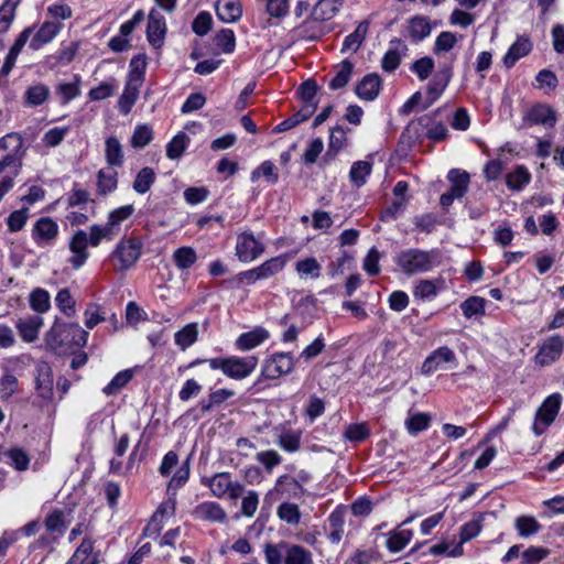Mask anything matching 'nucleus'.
<instances>
[{
	"label": "nucleus",
	"instance_id": "obj_46",
	"mask_svg": "<svg viewBox=\"0 0 564 564\" xmlns=\"http://www.w3.org/2000/svg\"><path fill=\"white\" fill-rule=\"evenodd\" d=\"M371 163L367 161H357L352 164L349 177L350 181L357 187L362 186L366 183L367 176L371 173Z\"/></svg>",
	"mask_w": 564,
	"mask_h": 564
},
{
	"label": "nucleus",
	"instance_id": "obj_45",
	"mask_svg": "<svg viewBox=\"0 0 564 564\" xmlns=\"http://www.w3.org/2000/svg\"><path fill=\"white\" fill-rule=\"evenodd\" d=\"M284 267V260L280 257L271 258L261 265L254 268L259 280H264L279 273Z\"/></svg>",
	"mask_w": 564,
	"mask_h": 564
},
{
	"label": "nucleus",
	"instance_id": "obj_64",
	"mask_svg": "<svg viewBox=\"0 0 564 564\" xmlns=\"http://www.w3.org/2000/svg\"><path fill=\"white\" fill-rule=\"evenodd\" d=\"M212 22L213 19L210 13L203 11L199 12L197 17L194 19L192 23V29L197 35L204 36L209 32Z\"/></svg>",
	"mask_w": 564,
	"mask_h": 564
},
{
	"label": "nucleus",
	"instance_id": "obj_15",
	"mask_svg": "<svg viewBox=\"0 0 564 564\" xmlns=\"http://www.w3.org/2000/svg\"><path fill=\"white\" fill-rule=\"evenodd\" d=\"M165 31L164 18L155 9H152L149 13L147 26V37L149 43L154 47H160L163 43Z\"/></svg>",
	"mask_w": 564,
	"mask_h": 564
},
{
	"label": "nucleus",
	"instance_id": "obj_55",
	"mask_svg": "<svg viewBox=\"0 0 564 564\" xmlns=\"http://www.w3.org/2000/svg\"><path fill=\"white\" fill-rule=\"evenodd\" d=\"M437 281L433 280H421L419 281L413 290V294L415 297H420L422 300H430L436 296L437 294Z\"/></svg>",
	"mask_w": 564,
	"mask_h": 564
},
{
	"label": "nucleus",
	"instance_id": "obj_51",
	"mask_svg": "<svg viewBox=\"0 0 564 564\" xmlns=\"http://www.w3.org/2000/svg\"><path fill=\"white\" fill-rule=\"evenodd\" d=\"M56 94L61 97L63 104H67L76 98L80 94L79 77L75 76V82L73 83H59L56 86Z\"/></svg>",
	"mask_w": 564,
	"mask_h": 564
},
{
	"label": "nucleus",
	"instance_id": "obj_59",
	"mask_svg": "<svg viewBox=\"0 0 564 564\" xmlns=\"http://www.w3.org/2000/svg\"><path fill=\"white\" fill-rule=\"evenodd\" d=\"M94 544L89 539H84L66 564H85L93 553Z\"/></svg>",
	"mask_w": 564,
	"mask_h": 564
},
{
	"label": "nucleus",
	"instance_id": "obj_35",
	"mask_svg": "<svg viewBox=\"0 0 564 564\" xmlns=\"http://www.w3.org/2000/svg\"><path fill=\"white\" fill-rule=\"evenodd\" d=\"M531 180V174L528 169L520 165L517 166L514 171L510 172L506 176L507 186L512 191H520L527 184H529Z\"/></svg>",
	"mask_w": 564,
	"mask_h": 564
},
{
	"label": "nucleus",
	"instance_id": "obj_63",
	"mask_svg": "<svg viewBox=\"0 0 564 564\" xmlns=\"http://www.w3.org/2000/svg\"><path fill=\"white\" fill-rule=\"evenodd\" d=\"M18 379L11 373H6L0 379V395L2 399L8 400L18 390Z\"/></svg>",
	"mask_w": 564,
	"mask_h": 564
},
{
	"label": "nucleus",
	"instance_id": "obj_14",
	"mask_svg": "<svg viewBox=\"0 0 564 564\" xmlns=\"http://www.w3.org/2000/svg\"><path fill=\"white\" fill-rule=\"evenodd\" d=\"M192 516L197 520L219 523L225 522L227 519V513L224 508L214 501H205L197 505L193 509Z\"/></svg>",
	"mask_w": 564,
	"mask_h": 564
},
{
	"label": "nucleus",
	"instance_id": "obj_5",
	"mask_svg": "<svg viewBox=\"0 0 564 564\" xmlns=\"http://www.w3.org/2000/svg\"><path fill=\"white\" fill-rule=\"evenodd\" d=\"M142 246L138 238L121 239L110 256L115 269L117 271L131 269L141 256Z\"/></svg>",
	"mask_w": 564,
	"mask_h": 564
},
{
	"label": "nucleus",
	"instance_id": "obj_52",
	"mask_svg": "<svg viewBox=\"0 0 564 564\" xmlns=\"http://www.w3.org/2000/svg\"><path fill=\"white\" fill-rule=\"evenodd\" d=\"M278 516L282 521L293 525L299 524L301 520V512L295 503L284 502L280 505Z\"/></svg>",
	"mask_w": 564,
	"mask_h": 564
},
{
	"label": "nucleus",
	"instance_id": "obj_19",
	"mask_svg": "<svg viewBox=\"0 0 564 564\" xmlns=\"http://www.w3.org/2000/svg\"><path fill=\"white\" fill-rule=\"evenodd\" d=\"M43 325V318L39 315L20 318L15 326L20 336L26 343H32L37 338L39 330Z\"/></svg>",
	"mask_w": 564,
	"mask_h": 564
},
{
	"label": "nucleus",
	"instance_id": "obj_60",
	"mask_svg": "<svg viewBox=\"0 0 564 564\" xmlns=\"http://www.w3.org/2000/svg\"><path fill=\"white\" fill-rule=\"evenodd\" d=\"M152 138V130L149 126H138L132 134L131 145L137 149H142L151 142Z\"/></svg>",
	"mask_w": 564,
	"mask_h": 564
},
{
	"label": "nucleus",
	"instance_id": "obj_43",
	"mask_svg": "<svg viewBox=\"0 0 564 564\" xmlns=\"http://www.w3.org/2000/svg\"><path fill=\"white\" fill-rule=\"evenodd\" d=\"M21 0H6L0 7V33H6L15 15V9Z\"/></svg>",
	"mask_w": 564,
	"mask_h": 564
},
{
	"label": "nucleus",
	"instance_id": "obj_17",
	"mask_svg": "<svg viewBox=\"0 0 564 564\" xmlns=\"http://www.w3.org/2000/svg\"><path fill=\"white\" fill-rule=\"evenodd\" d=\"M57 232V224L50 217H42L34 225L33 238L39 243H50L56 238Z\"/></svg>",
	"mask_w": 564,
	"mask_h": 564
},
{
	"label": "nucleus",
	"instance_id": "obj_22",
	"mask_svg": "<svg viewBox=\"0 0 564 564\" xmlns=\"http://www.w3.org/2000/svg\"><path fill=\"white\" fill-rule=\"evenodd\" d=\"M431 31L430 19L425 15H414L408 21V32L413 42L423 41Z\"/></svg>",
	"mask_w": 564,
	"mask_h": 564
},
{
	"label": "nucleus",
	"instance_id": "obj_30",
	"mask_svg": "<svg viewBox=\"0 0 564 564\" xmlns=\"http://www.w3.org/2000/svg\"><path fill=\"white\" fill-rule=\"evenodd\" d=\"M340 4V0H319L313 8L312 15L318 21L329 20L337 13Z\"/></svg>",
	"mask_w": 564,
	"mask_h": 564
},
{
	"label": "nucleus",
	"instance_id": "obj_41",
	"mask_svg": "<svg viewBox=\"0 0 564 564\" xmlns=\"http://www.w3.org/2000/svg\"><path fill=\"white\" fill-rule=\"evenodd\" d=\"M275 491L281 495L297 497L302 494L303 487L295 478L284 475L278 479Z\"/></svg>",
	"mask_w": 564,
	"mask_h": 564
},
{
	"label": "nucleus",
	"instance_id": "obj_7",
	"mask_svg": "<svg viewBox=\"0 0 564 564\" xmlns=\"http://www.w3.org/2000/svg\"><path fill=\"white\" fill-rule=\"evenodd\" d=\"M561 405V395L557 393L551 394L545 399L535 414V420L532 430L535 435L544 433L545 429L555 420Z\"/></svg>",
	"mask_w": 564,
	"mask_h": 564
},
{
	"label": "nucleus",
	"instance_id": "obj_27",
	"mask_svg": "<svg viewBox=\"0 0 564 564\" xmlns=\"http://www.w3.org/2000/svg\"><path fill=\"white\" fill-rule=\"evenodd\" d=\"M448 180L452 184L448 193L456 199L462 198L468 189L469 174L465 171L453 169L448 172Z\"/></svg>",
	"mask_w": 564,
	"mask_h": 564
},
{
	"label": "nucleus",
	"instance_id": "obj_13",
	"mask_svg": "<svg viewBox=\"0 0 564 564\" xmlns=\"http://www.w3.org/2000/svg\"><path fill=\"white\" fill-rule=\"evenodd\" d=\"M562 350V337L552 336L539 349L535 355V362L540 366H549L560 358Z\"/></svg>",
	"mask_w": 564,
	"mask_h": 564
},
{
	"label": "nucleus",
	"instance_id": "obj_56",
	"mask_svg": "<svg viewBox=\"0 0 564 564\" xmlns=\"http://www.w3.org/2000/svg\"><path fill=\"white\" fill-rule=\"evenodd\" d=\"M550 550L543 546H530L521 555L522 564H538L545 560Z\"/></svg>",
	"mask_w": 564,
	"mask_h": 564
},
{
	"label": "nucleus",
	"instance_id": "obj_36",
	"mask_svg": "<svg viewBox=\"0 0 564 564\" xmlns=\"http://www.w3.org/2000/svg\"><path fill=\"white\" fill-rule=\"evenodd\" d=\"M117 172L111 167L100 170L97 174L98 192L101 195H107L117 188Z\"/></svg>",
	"mask_w": 564,
	"mask_h": 564
},
{
	"label": "nucleus",
	"instance_id": "obj_29",
	"mask_svg": "<svg viewBox=\"0 0 564 564\" xmlns=\"http://www.w3.org/2000/svg\"><path fill=\"white\" fill-rule=\"evenodd\" d=\"M451 78L449 70L438 73L427 88V104L422 109L430 107L443 93Z\"/></svg>",
	"mask_w": 564,
	"mask_h": 564
},
{
	"label": "nucleus",
	"instance_id": "obj_32",
	"mask_svg": "<svg viewBox=\"0 0 564 564\" xmlns=\"http://www.w3.org/2000/svg\"><path fill=\"white\" fill-rule=\"evenodd\" d=\"M295 271L302 279H317L321 276L322 265L314 257H308L295 263Z\"/></svg>",
	"mask_w": 564,
	"mask_h": 564
},
{
	"label": "nucleus",
	"instance_id": "obj_38",
	"mask_svg": "<svg viewBox=\"0 0 564 564\" xmlns=\"http://www.w3.org/2000/svg\"><path fill=\"white\" fill-rule=\"evenodd\" d=\"M431 416L427 413H409L404 424L408 432L415 435L429 429Z\"/></svg>",
	"mask_w": 564,
	"mask_h": 564
},
{
	"label": "nucleus",
	"instance_id": "obj_18",
	"mask_svg": "<svg viewBox=\"0 0 564 564\" xmlns=\"http://www.w3.org/2000/svg\"><path fill=\"white\" fill-rule=\"evenodd\" d=\"M381 79L378 74L366 75L356 86V94L364 100H373L380 91Z\"/></svg>",
	"mask_w": 564,
	"mask_h": 564
},
{
	"label": "nucleus",
	"instance_id": "obj_58",
	"mask_svg": "<svg viewBox=\"0 0 564 564\" xmlns=\"http://www.w3.org/2000/svg\"><path fill=\"white\" fill-rule=\"evenodd\" d=\"M216 45L221 47L224 53H232L236 47L235 33L230 29L220 30L215 36Z\"/></svg>",
	"mask_w": 564,
	"mask_h": 564
},
{
	"label": "nucleus",
	"instance_id": "obj_54",
	"mask_svg": "<svg viewBox=\"0 0 564 564\" xmlns=\"http://www.w3.org/2000/svg\"><path fill=\"white\" fill-rule=\"evenodd\" d=\"M132 371L127 369L118 372L112 380L104 388V393L107 395L116 394L121 388H123L131 379Z\"/></svg>",
	"mask_w": 564,
	"mask_h": 564
},
{
	"label": "nucleus",
	"instance_id": "obj_48",
	"mask_svg": "<svg viewBox=\"0 0 564 564\" xmlns=\"http://www.w3.org/2000/svg\"><path fill=\"white\" fill-rule=\"evenodd\" d=\"M188 141L189 138L185 133H177L166 145L167 158L171 160L181 158L186 149Z\"/></svg>",
	"mask_w": 564,
	"mask_h": 564
},
{
	"label": "nucleus",
	"instance_id": "obj_2",
	"mask_svg": "<svg viewBox=\"0 0 564 564\" xmlns=\"http://www.w3.org/2000/svg\"><path fill=\"white\" fill-rule=\"evenodd\" d=\"M441 259L438 249L409 248L397 253L394 263L403 274L411 276L432 271L440 265Z\"/></svg>",
	"mask_w": 564,
	"mask_h": 564
},
{
	"label": "nucleus",
	"instance_id": "obj_61",
	"mask_svg": "<svg viewBox=\"0 0 564 564\" xmlns=\"http://www.w3.org/2000/svg\"><path fill=\"white\" fill-rule=\"evenodd\" d=\"M56 305L67 316H72L75 313V301L70 295L68 289H62L58 291L56 297Z\"/></svg>",
	"mask_w": 564,
	"mask_h": 564
},
{
	"label": "nucleus",
	"instance_id": "obj_57",
	"mask_svg": "<svg viewBox=\"0 0 564 564\" xmlns=\"http://www.w3.org/2000/svg\"><path fill=\"white\" fill-rule=\"evenodd\" d=\"M234 394H235V392L229 389H219V390L213 391L209 394V400L207 402L204 400L200 402V409L203 412H207L214 405L221 404L223 402H225L226 400L231 398Z\"/></svg>",
	"mask_w": 564,
	"mask_h": 564
},
{
	"label": "nucleus",
	"instance_id": "obj_47",
	"mask_svg": "<svg viewBox=\"0 0 564 564\" xmlns=\"http://www.w3.org/2000/svg\"><path fill=\"white\" fill-rule=\"evenodd\" d=\"M263 176L269 184H275L279 180L278 169L271 161H264L251 173V181L256 182Z\"/></svg>",
	"mask_w": 564,
	"mask_h": 564
},
{
	"label": "nucleus",
	"instance_id": "obj_37",
	"mask_svg": "<svg viewBox=\"0 0 564 564\" xmlns=\"http://www.w3.org/2000/svg\"><path fill=\"white\" fill-rule=\"evenodd\" d=\"M106 161L110 166H121L123 163L122 147L115 137L106 140Z\"/></svg>",
	"mask_w": 564,
	"mask_h": 564
},
{
	"label": "nucleus",
	"instance_id": "obj_53",
	"mask_svg": "<svg viewBox=\"0 0 564 564\" xmlns=\"http://www.w3.org/2000/svg\"><path fill=\"white\" fill-rule=\"evenodd\" d=\"M50 95V89L43 84L31 86L25 91V100L29 105L39 106L42 105Z\"/></svg>",
	"mask_w": 564,
	"mask_h": 564
},
{
	"label": "nucleus",
	"instance_id": "obj_44",
	"mask_svg": "<svg viewBox=\"0 0 564 564\" xmlns=\"http://www.w3.org/2000/svg\"><path fill=\"white\" fill-rule=\"evenodd\" d=\"M173 259L178 269L185 270L196 262L197 254L191 247H181L174 251Z\"/></svg>",
	"mask_w": 564,
	"mask_h": 564
},
{
	"label": "nucleus",
	"instance_id": "obj_28",
	"mask_svg": "<svg viewBox=\"0 0 564 564\" xmlns=\"http://www.w3.org/2000/svg\"><path fill=\"white\" fill-rule=\"evenodd\" d=\"M44 525L46 531L53 535L56 540L62 536L67 529V522L65 521V513L63 510L55 509L45 518Z\"/></svg>",
	"mask_w": 564,
	"mask_h": 564
},
{
	"label": "nucleus",
	"instance_id": "obj_9",
	"mask_svg": "<svg viewBox=\"0 0 564 564\" xmlns=\"http://www.w3.org/2000/svg\"><path fill=\"white\" fill-rule=\"evenodd\" d=\"M35 390L37 397L43 401L50 402L54 397V379L51 366L45 361H40L35 367Z\"/></svg>",
	"mask_w": 564,
	"mask_h": 564
},
{
	"label": "nucleus",
	"instance_id": "obj_39",
	"mask_svg": "<svg viewBox=\"0 0 564 564\" xmlns=\"http://www.w3.org/2000/svg\"><path fill=\"white\" fill-rule=\"evenodd\" d=\"M155 181V173L151 167H143L139 171L133 181V189L139 194H145Z\"/></svg>",
	"mask_w": 564,
	"mask_h": 564
},
{
	"label": "nucleus",
	"instance_id": "obj_8",
	"mask_svg": "<svg viewBox=\"0 0 564 564\" xmlns=\"http://www.w3.org/2000/svg\"><path fill=\"white\" fill-rule=\"evenodd\" d=\"M294 368V359L291 352H275L265 359L261 376L267 379H276L290 373Z\"/></svg>",
	"mask_w": 564,
	"mask_h": 564
},
{
	"label": "nucleus",
	"instance_id": "obj_4",
	"mask_svg": "<svg viewBox=\"0 0 564 564\" xmlns=\"http://www.w3.org/2000/svg\"><path fill=\"white\" fill-rule=\"evenodd\" d=\"M208 362L212 369H221L226 376L232 379H243L256 369L258 358L256 356L213 358Z\"/></svg>",
	"mask_w": 564,
	"mask_h": 564
},
{
	"label": "nucleus",
	"instance_id": "obj_11",
	"mask_svg": "<svg viewBox=\"0 0 564 564\" xmlns=\"http://www.w3.org/2000/svg\"><path fill=\"white\" fill-rule=\"evenodd\" d=\"M556 112L552 107L545 104L534 105L523 116V122L529 126L542 124L552 128L556 123Z\"/></svg>",
	"mask_w": 564,
	"mask_h": 564
},
{
	"label": "nucleus",
	"instance_id": "obj_16",
	"mask_svg": "<svg viewBox=\"0 0 564 564\" xmlns=\"http://www.w3.org/2000/svg\"><path fill=\"white\" fill-rule=\"evenodd\" d=\"M443 362H456L455 352L447 346L434 350L423 362L422 372L431 375L436 371Z\"/></svg>",
	"mask_w": 564,
	"mask_h": 564
},
{
	"label": "nucleus",
	"instance_id": "obj_25",
	"mask_svg": "<svg viewBox=\"0 0 564 564\" xmlns=\"http://www.w3.org/2000/svg\"><path fill=\"white\" fill-rule=\"evenodd\" d=\"M531 50L532 43L528 39L518 37L503 57L505 66L511 68L521 57L527 56Z\"/></svg>",
	"mask_w": 564,
	"mask_h": 564
},
{
	"label": "nucleus",
	"instance_id": "obj_1",
	"mask_svg": "<svg viewBox=\"0 0 564 564\" xmlns=\"http://www.w3.org/2000/svg\"><path fill=\"white\" fill-rule=\"evenodd\" d=\"M23 139L18 133H8L0 139V200L13 187L23 156Z\"/></svg>",
	"mask_w": 564,
	"mask_h": 564
},
{
	"label": "nucleus",
	"instance_id": "obj_34",
	"mask_svg": "<svg viewBox=\"0 0 564 564\" xmlns=\"http://www.w3.org/2000/svg\"><path fill=\"white\" fill-rule=\"evenodd\" d=\"M514 528L520 536L529 538L540 532L542 525L533 517L520 516L514 520Z\"/></svg>",
	"mask_w": 564,
	"mask_h": 564
},
{
	"label": "nucleus",
	"instance_id": "obj_6",
	"mask_svg": "<svg viewBox=\"0 0 564 564\" xmlns=\"http://www.w3.org/2000/svg\"><path fill=\"white\" fill-rule=\"evenodd\" d=\"M405 131L414 133L416 139H420L425 131V137L436 142L444 141L448 137L446 126L442 122H435L433 116L430 115L422 116L417 120L411 121Z\"/></svg>",
	"mask_w": 564,
	"mask_h": 564
},
{
	"label": "nucleus",
	"instance_id": "obj_21",
	"mask_svg": "<svg viewBox=\"0 0 564 564\" xmlns=\"http://www.w3.org/2000/svg\"><path fill=\"white\" fill-rule=\"evenodd\" d=\"M61 29L62 24L58 22H44L31 40L30 47L35 51L42 45L50 43Z\"/></svg>",
	"mask_w": 564,
	"mask_h": 564
},
{
	"label": "nucleus",
	"instance_id": "obj_26",
	"mask_svg": "<svg viewBox=\"0 0 564 564\" xmlns=\"http://www.w3.org/2000/svg\"><path fill=\"white\" fill-rule=\"evenodd\" d=\"M202 484L210 489L214 497L223 498L227 495L229 486H231L230 474L218 473L210 478H203Z\"/></svg>",
	"mask_w": 564,
	"mask_h": 564
},
{
	"label": "nucleus",
	"instance_id": "obj_3",
	"mask_svg": "<svg viewBox=\"0 0 564 564\" xmlns=\"http://www.w3.org/2000/svg\"><path fill=\"white\" fill-rule=\"evenodd\" d=\"M267 564H313V554L299 544L280 541L264 545Z\"/></svg>",
	"mask_w": 564,
	"mask_h": 564
},
{
	"label": "nucleus",
	"instance_id": "obj_31",
	"mask_svg": "<svg viewBox=\"0 0 564 564\" xmlns=\"http://www.w3.org/2000/svg\"><path fill=\"white\" fill-rule=\"evenodd\" d=\"M346 132L340 126H336L330 130L328 150L325 160H333L337 153L346 145Z\"/></svg>",
	"mask_w": 564,
	"mask_h": 564
},
{
	"label": "nucleus",
	"instance_id": "obj_24",
	"mask_svg": "<svg viewBox=\"0 0 564 564\" xmlns=\"http://www.w3.org/2000/svg\"><path fill=\"white\" fill-rule=\"evenodd\" d=\"M142 83L128 78L124 90L118 101L119 109L123 115H128L135 104Z\"/></svg>",
	"mask_w": 564,
	"mask_h": 564
},
{
	"label": "nucleus",
	"instance_id": "obj_42",
	"mask_svg": "<svg viewBox=\"0 0 564 564\" xmlns=\"http://www.w3.org/2000/svg\"><path fill=\"white\" fill-rule=\"evenodd\" d=\"M354 65L348 59L341 62L335 77L329 82V88L333 90L345 87L352 74Z\"/></svg>",
	"mask_w": 564,
	"mask_h": 564
},
{
	"label": "nucleus",
	"instance_id": "obj_10",
	"mask_svg": "<svg viewBox=\"0 0 564 564\" xmlns=\"http://www.w3.org/2000/svg\"><path fill=\"white\" fill-rule=\"evenodd\" d=\"M264 251L262 242L258 241L251 232H243L238 236L236 254L242 262H250L257 259Z\"/></svg>",
	"mask_w": 564,
	"mask_h": 564
},
{
	"label": "nucleus",
	"instance_id": "obj_50",
	"mask_svg": "<svg viewBox=\"0 0 564 564\" xmlns=\"http://www.w3.org/2000/svg\"><path fill=\"white\" fill-rule=\"evenodd\" d=\"M413 533L411 530L392 532L387 541V547L391 552H399L406 546Z\"/></svg>",
	"mask_w": 564,
	"mask_h": 564
},
{
	"label": "nucleus",
	"instance_id": "obj_62",
	"mask_svg": "<svg viewBox=\"0 0 564 564\" xmlns=\"http://www.w3.org/2000/svg\"><path fill=\"white\" fill-rule=\"evenodd\" d=\"M7 457L10 459V464L17 470H26L30 465V458L28 454L21 448H12L6 453Z\"/></svg>",
	"mask_w": 564,
	"mask_h": 564
},
{
	"label": "nucleus",
	"instance_id": "obj_23",
	"mask_svg": "<svg viewBox=\"0 0 564 564\" xmlns=\"http://www.w3.org/2000/svg\"><path fill=\"white\" fill-rule=\"evenodd\" d=\"M269 337V332L262 327H257L250 332L241 334L236 346L240 350H250L262 344Z\"/></svg>",
	"mask_w": 564,
	"mask_h": 564
},
{
	"label": "nucleus",
	"instance_id": "obj_12",
	"mask_svg": "<svg viewBox=\"0 0 564 564\" xmlns=\"http://www.w3.org/2000/svg\"><path fill=\"white\" fill-rule=\"evenodd\" d=\"M88 245L89 238L87 232L84 230L76 231V234L73 236L69 242V250L73 253V256L68 260L74 269L77 270L80 267H83L86 260L88 259Z\"/></svg>",
	"mask_w": 564,
	"mask_h": 564
},
{
	"label": "nucleus",
	"instance_id": "obj_20",
	"mask_svg": "<svg viewBox=\"0 0 564 564\" xmlns=\"http://www.w3.org/2000/svg\"><path fill=\"white\" fill-rule=\"evenodd\" d=\"M218 19L226 23L238 21L242 15L241 4L238 0H218L216 2Z\"/></svg>",
	"mask_w": 564,
	"mask_h": 564
},
{
	"label": "nucleus",
	"instance_id": "obj_49",
	"mask_svg": "<svg viewBox=\"0 0 564 564\" xmlns=\"http://www.w3.org/2000/svg\"><path fill=\"white\" fill-rule=\"evenodd\" d=\"M486 301L479 296H470L460 304V308L466 318H471L475 315L485 314Z\"/></svg>",
	"mask_w": 564,
	"mask_h": 564
},
{
	"label": "nucleus",
	"instance_id": "obj_33",
	"mask_svg": "<svg viewBox=\"0 0 564 564\" xmlns=\"http://www.w3.org/2000/svg\"><path fill=\"white\" fill-rule=\"evenodd\" d=\"M198 336V325L197 323H189L184 326L181 330L176 332L174 335L175 344L182 349L185 350L189 346H192Z\"/></svg>",
	"mask_w": 564,
	"mask_h": 564
},
{
	"label": "nucleus",
	"instance_id": "obj_40",
	"mask_svg": "<svg viewBox=\"0 0 564 564\" xmlns=\"http://www.w3.org/2000/svg\"><path fill=\"white\" fill-rule=\"evenodd\" d=\"M30 306L39 314L47 312L51 307L50 294L46 290L37 288L30 294Z\"/></svg>",
	"mask_w": 564,
	"mask_h": 564
}]
</instances>
